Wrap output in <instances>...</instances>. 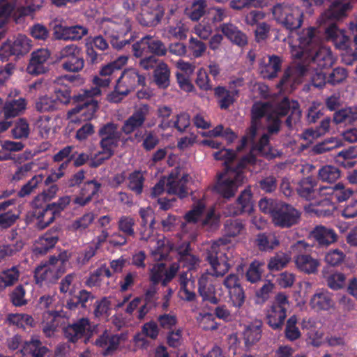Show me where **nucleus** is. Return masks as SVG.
I'll use <instances>...</instances> for the list:
<instances>
[{"mask_svg": "<svg viewBox=\"0 0 357 357\" xmlns=\"http://www.w3.org/2000/svg\"><path fill=\"white\" fill-rule=\"evenodd\" d=\"M11 134L14 139H27L30 134V127L27 121L24 118L19 119L11 130Z\"/></svg>", "mask_w": 357, "mask_h": 357, "instance_id": "8fccbe9b", "label": "nucleus"}, {"mask_svg": "<svg viewBox=\"0 0 357 357\" xmlns=\"http://www.w3.org/2000/svg\"><path fill=\"white\" fill-rule=\"evenodd\" d=\"M301 213L291 205L280 202L275 211L273 222L282 228H288L296 225L300 220Z\"/></svg>", "mask_w": 357, "mask_h": 357, "instance_id": "ddd939ff", "label": "nucleus"}, {"mask_svg": "<svg viewBox=\"0 0 357 357\" xmlns=\"http://www.w3.org/2000/svg\"><path fill=\"white\" fill-rule=\"evenodd\" d=\"M229 6L234 10H241L243 8H258L265 6L264 0H232Z\"/></svg>", "mask_w": 357, "mask_h": 357, "instance_id": "13d9d810", "label": "nucleus"}, {"mask_svg": "<svg viewBox=\"0 0 357 357\" xmlns=\"http://www.w3.org/2000/svg\"><path fill=\"white\" fill-rule=\"evenodd\" d=\"M135 219L128 215H123L120 217L117 222L119 231H121L123 234H124V235H127L128 236H135Z\"/></svg>", "mask_w": 357, "mask_h": 357, "instance_id": "6e6d98bb", "label": "nucleus"}, {"mask_svg": "<svg viewBox=\"0 0 357 357\" xmlns=\"http://www.w3.org/2000/svg\"><path fill=\"white\" fill-rule=\"evenodd\" d=\"M50 52L47 49H38L31 53L29 63L26 68L28 73L33 75L43 74L47 70V61Z\"/></svg>", "mask_w": 357, "mask_h": 357, "instance_id": "aec40b11", "label": "nucleus"}, {"mask_svg": "<svg viewBox=\"0 0 357 357\" xmlns=\"http://www.w3.org/2000/svg\"><path fill=\"white\" fill-rule=\"evenodd\" d=\"M213 155L216 160H224L226 166L225 172L218 175L214 188L224 198L229 199L235 195L238 187L244 181L245 176L241 169L247 164L254 163L255 158L249 155L243 158L236 165H234L236 152L231 149H222L215 152Z\"/></svg>", "mask_w": 357, "mask_h": 357, "instance_id": "f03ea898", "label": "nucleus"}, {"mask_svg": "<svg viewBox=\"0 0 357 357\" xmlns=\"http://www.w3.org/2000/svg\"><path fill=\"white\" fill-rule=\"evenodd\" d=\"M228 294L229 300L234 307L240 308L243 306L245 303V295L241 285L229 291Z\"/></svg>", "mask_w": 357, "mask_h": 357, "instance_id": "774afa93", "label": "nucleus"}, {"mask_svg": "<svg viewBox=\"0 0 357 357\" xmlns=\"http://www.w3.org/2000/svg\"><path fill=\"white\" fill-rule=\"evenodd\" d=\"M20 275L19 266H13L3 270L0 273V292L15 285L19 281Z\"/></svg>", "mask_w": 357, "mask_h": 357, "instance_id": "72a5a7b5", "label": "nucleus"}, {"mask_svg": "<svg viewBox=\"0 0 357 357\" xmlns=\"http://www.w3.org/2000/svg\"><path fill=\"white\" fill-rule=\"evenodd\" d=\"M290 307L288 296L284 293H278L272 303L266 310L267 324L273 330H281Z\"/></svg>", "mask_w": 357, "mask_h": 357, "instance_id": "1a4fd4ad", "label": "nucleus"}, {"mask_svg": "<svg viewBox=\"0 0 357 357\" xmlns=\"http://www.w3.org/2000/svg\"><path fill=\"white\" fill-rule=\"evenodd\" d=\"M128 61L127 56H121L116 60L108 63L102 68L100 71V75L102 77H108L112 75L116 71L120 70Z\"/></svg>", "mask_w": 357, "mask_h": 357, "instance_id": "864d4df0", "label": "nucleus"}, {"mask_svg": "<svg viewBox=\"0 0 357 357\" xmlns=\"http://www.w3.org/2000/svg\"><path fill=\"white\" fill-rule=\"evenodd\" d=\"M318 176L324 182L333 183L340 177V171L336 167L326 165L319 169Z\"/></svg>", "mask_w": 357, "mask_h": 357, "instance_id": "3c124183", "label": "nucleus"}, {"mask_svg": "<svg viewBox=\"0 0 357 357\" xmlns=\"http://www.w3.org/2000/svg\"><path fill=\"white\" fill-rule=\"evenodd\" d=\"M100 26L104 33L110 38L115 36H126L131 31V22L128 18H123L120 22L103 19Z\"/></svg>", "mask_w": 357, "mask_h": 357, "instance_id": "6ab92c4d", "label": "nucleus"}, {"mask_svg": "<svg viewBox=\"0 0 357 357\" xmlns=\"http://www.w3.org/2000/svg\"><path fill=\"white\" fill-rule=\"evenodd\" d=\"M127 335L124 333L112 334L105 331L96 340L95 344L102 349V354L107 356L112 355L117 350L121 343L126 341Z\"/></svg>", "mask_w": 357, "mask_h": 357, "instance_id": "dca6fc26", "label": "nucleus"}, {"mask_svg": "<svg viewBox=\"0 0 357 357\" xmlns=\"http://www.w3.org/2000/svg\"><path fill=\"white\" fill-rule=\"evenodd\" d=\"M237 206H229L227 214L238 215L244 213H250L253 209L252 194L249 189H245L239 195L236 202Z\"/></svg>", "mask_w": 357, "mask_h": 357, "instance_id": "c85d7f7f", "label": "nucleus"}, {"mask_svg": "<svg viewBox=\"0 0 357 357\" xmlns=\"http://www.w3.org/2000/svg\"><path fill=\"white\" fill-rule=\"evenodd\" d=\"M59 233L56 231H47L40 236L36 245L35 251L39 254H45L54 247L59 241Z\"/></svg>", "mask_w": 357, "mask_h": 357, "instance_id": "c9c22d12", "label": "nucleus"}, {"mask_svg": "<svg viewBox=\"0 0 357 357\" xmlns=\"http://www.w3.org/2000/svg\"><path fill=\"white\" fill-rule=\"evenodd\" d=\"M151 107L147 104H141L136 107L132 114L126 119L121 128L126 135H130L144 126L149 116Z\"/></svg>", "mask_w": 357, "mask_h": 357, "instance_id": "4468645a", "label": "nucleus"}, {"mask_svg": "<svg viewBox=\"0 0 357 357\" xmlns=\"http://www.w3.org/2000/svg\"><path fill=\"white\" fill-rule=\"evenodd\" d=\"M303 59L304 61L285 70L277 85L278 88L284 91H291L301 82V77L310 70H314L316 68L324 69L331 66L335 62L331 49L322 44Z\"/></svg>", "mask_w": 357, "mask_h": 357, "instance_id": "7ed1b4c3", "label": "nucleus"}, {"mask_svg": "<svg viewBox=\"0 0 357 357\" xmlns=\"http://www.w3.org/2000/svg\"><path fill=\"white\" fill-rule=\"evenodd\" d=\"M331 119L329 117L323 119L317 130L307 129L302 133V137L305 140L311 142L312 139L324 135L329 131Z\"/></svg>", "mask_w": 357, "mask_h": 357, "instance_id": "49530a36", "label": "nucleus"}, {"mask_svg": "<svg viewBox=\"0 0 357 357\" xmlns=\"http://www.w3.org/2000/svg\"><path fill=\"white\" fill-rule=\"evenodd\" d=\"M170 75L169 67L162 61L153 70L154 82L159 88L167 89L170 84Z\"/></svg>", "mask_w": 357, "mask_h": 357, "instance_id": "f704fd0d", "label": "nucleus"}, {"mask_svg": "<svg viewBox=\"0 0 357 357\" xmlns=\"http://www.w3.org/2000/svg\"><path fill=\"white\" fill-rule=\"evenodd\" d=\"M298 318L296 315L291 316L287 321L284 328V336L288 340L293 342L299 339L301 332L296 326Z\"/></svg>", "mask_w": 357, "mask_h": 357, "instance_id": "09e8293b", "label": "nucleus"}, {"mask_svg": "<svg viewBox=\"0 0 357 357\" xmlns=\"http://www.w3.org/2000/svg\"><path fill=\"white\" fill-rule=\"evenodd\" d=\"M53 33L56 39L76 41L86 36L88 29L80 25L67 26L59 24L54 25Z\"/></svg>", "mask_w": 357, "mask_h": 357, "instance_id": "412c9836", "label": "nucleus"}, {"mask_svg": "<svg viewBox=\"0 0 357 357\" xmlns=\"http://www.w3.org/2000/svg\"><path fill=\"white\" fill-rule=\"evenodd\" d=\"M63 271L58 266L52 264L50 260L47 263L38 266L34 272L36 283L40 286L44 284L55 282Z\"/></svg>", "mask_w": 357, "mask_h": 357, "instance_id": "a211bd4d", "label": "nucleus"}, {"mask_svg": "<svg viewBox=\"0 0 357 357\" xmlns=\"http://www.w3.org/2000/svg\"><path fill=\"white\" fill-rule=\"evenodd\" d=\"M111 81L110 77H95L93 79V82L96 85L95 87L81 90L75 96V100L78 102V105L68 112V119H71V122L76 123L77 119H73V116L80 113L81 116H83L85 120L91 119L98 109V101L95 100L94 98L100 95V88L107 87Z\"/></svg>", "mask_w": 357, "mask_h": 357, "instance_id": "39448f33", "label": "nucleus"}, {"mask_svg": "<svg viewBox=\"0 0 357 357\" xmlns=\"http://www.w3.org/2000/svg\"><path fill=\"white\" fill-rule=\"evenodd\" d=\"M291 257L287 253H278L273 257L271 258L268 268L271 271H278L290 261Z\"/></svg>", "mask_w": 357, "mask_h": 357, "instance_id": "680f3d73", "label": "nucleus"}, {"mask_svg": "<svg viewBox=\"0 0 357 357\" xmlns=\"http://www.w3.org/2000/svg\"><path fill=\"white\" fill-rule=\"evenodd\" d=\"M22 247L21 242H17L15 244H0V264L20 252Z\"/></svg>", "mask_w": 357, "mask_h": 357, "instance_id": "052dcab7", "label": "nucleus"}, {"mask_svg": "<svg viewBox=\"0 0 357 357\" xmlns=\"http://www.w3.org/2000/svg\"><path fill=\"white\" fill-rule=\"evenodd\" d=\"M188 177L187 174L180 176L177 173H171L169 176L166 178V180L171 178L174 181L172 186L176 192H168V194L177 195L180 198L186 197L188 193L186 189V183L188 181Z\"/></svg>", "mask_w": 357, "mask_h": 357, "instance_id": "ea45409f", "label": "nucleus"}, {"mask_svg": "<svg viewBox=\"0 0 357 357\" xmlns=\"http://www.w3.org/2000/svg\"><path fill=\"white\" fill-rule=\"evenodd\" d=\"M84 66V60L80 54H76V56L65 60L61 65L62 68L66 71L73 73L79 72L83 69Z\"/></svg>", "mask_w": 357, "mask_h": 357, "instance_id": "4d7b16f0", "label": "nucleus"}, {"mask_svg": "<svg viewBox=\"0 0 357 357\" xmlns=\"http://www.w3.org/2000/svg\"><path fill=\"white\" fill-rule=\"evenodd\" d=\"M215 95L218 98L219 105L221 109H226L235 100L238 96V90H227L225 87L218 86L214 89Z\"/></svg>", "mask_w": 357, "mask_h": 357, "instance_id": "e433bc0d", "label": "nucleus"}, {"mask_svg": "<svg viewBox=\"0 0 357 357\" xmlns=\"http://www.w3.org/2000/svg\"><path fill=\"white\" fill-rule=\"evenodd\" d=\"M26 105L27 102L23 98L6 100L2 109L5 119L15 118L22 114L26 109Z\"/></svg>", "mask_w": 357, "mask_h": 357, "instance_id": "c756f323", "label": "nucleus"}, {"mask_svg": "<svg viewBox=\"0 0 357 357\" xmlns=\"http://www.w3.org/2000/svg\"><path fill=\"white\" fill-rule=\"evenodd\" d=\"M172 114V109L170 107L166 105H160L157 109V116L161 119L160 123L158 127L165 130L168 128L172 127V121H168L167 119Z\"/></svg>", "mask_w": 357, "mask_h": 357, "instance_id": "0e129e2a", "label": "nucleus"}, {"mask_svg": "<svg viewBox=\"0 0 357 357\" xmlns=\"http://www.w3.org/2000/svg\"><path fill=\"white\" fill-rule=\"evenodd\" d=\"M43 178V177L41 174L35 175L22 186L21 189L17 192V195L20 197L29 196L35 192L38 185L42 183Z\"/></svg>", "mask_w": 357, "mask_h": 357, "instance_id": "5fc2aeb1", "label": "nucleus"}, {"mask_svg": "<svg viewBox=\"0 0 357 357\" xmlns=\"http://www.w3.org/2000/svg\"><path fill=\"white\" fill-rule=\"evenodd\" d=\"M310 303L315 310H328L335 305L333 294L326 290L317 291L310 299Z\"/></svg>", "mask_w": 357, "mask_h": 357, "instance_id": "7c9ffc66", "label": "nucleus"}, {"mask_svg": "<svg viewBox=\"0 0 357 357\" xmlns=\"http://www.w3.org/2000/svg\"><path fill=\"white\" fill-rule=\"evenodd\" d=\"M220 250L218 243H213L206 250V259L211 268L199 279V293L202 299L211 304L216 305L220 299L215 295L214 286L210 282V277L220 278L224 276L232 264L229 261V256Z\"/></svg>", "mask_w": 357, "mask_h": 357, "instance_id": "20e7f679", "label": "nucleus"}, {"mask_svg": "<svg viewBox=\"0 0 357 357\" xmlns=\"http://www.w3.org/2000/svg\"><path fill=\"white\" fill-rule=\"evenodd\" d=\"M348 77L347 70L342 67L334 68L327 77V83L336 85L343 82Z\"/></svg>", "mask_w": 357, "mask_h": 357, "instance_id": "338daca9", "label": "nucleus"}, {"mask_svg": "<svg viewBox=\"0 0 357 357\" xmlns=\"http://www.w3.org/2000/svg\"><path fill=\"white\" fill-rule=\"evenodd\" d=\"M188 31L187 24L181 20H178L165 28V34L169 39L182 40L187 38Z\"/></svg>", "mask_w": 357, "mask_h": 357, "instance_id": "4c0bfd02", "label": "nucleus"}, {"mask_svg": "<svg viewBox=\"0 0 357 357\" xmlns=\"http://www.w3.org/2000/svg\"><path fill=\"white\" fill-rule=\"evenodd\" d=\"M220 30L232 43L240 47L247 45V36L235 24L231 22L223 23L220 26Z\"/></svg>", "mask_w": 357, "mask_h": 357, "instance_id": "a878e982", "label": "nucleus"}, {"mask_svg": "<svg viewBox=\"0 0 357 357\" xmlns=\"http://www.w3.org/2000/svg\"><path fill=\"white\" fill-rule=\"evenodd\" d=\"M23 350L25 354H30L31 357H45L49 351L37 338H31V340L26 342Z\"/></svg>", "mask_w": 357, "mask_h": 357, "instance_id": "37998d69", "label": "nucleus"}, {"mask_svg": "<svg viewBox=\"0 0 357 357\" xmlns=\"http://www.w3.org/2000/svg\"><path fill=\"white\" fill-rule=\"evenodd\" d=\"M165 15V8L160 5L143 10L137 21L144 26L155 27L159 24Z\"/></svg>", "mask_w": 357, "mask_h": 357, "instance_id": "4be33fe9", "label": "nucleus"}, {"mask_svg": "<svg viewBox=\"0 0 357 357\" xmlns=\"http://www.w3.org/2000/svg\"><path fill=\"white\" fill-rule=\"evenodd\" d=\"M298 50L292 51V56L301 59L319 47L324 41L323 32L318 28L308 27L298 35Z\"/></svg>", "mask_w": 357, "mask_h": 357, "instance_id": "9d476101", "label": "nucleus"}, {"mask_svg": "<svg viewBox=\"0 0 357 357\" xmlns=\"http://www.w3.org/2000/svg\"><path fill=\"white\" fill-rule=\"evenodd\" d=\"M148 39V50L149 52L155 56H163L167 53V48L165 43L158 39L154 38L150 35H147Z\"/></svg>", "mask_w": 357, "mask_h": 357, "instance_id": "603ef678", "label": "nucleus"}, {"mask_svg": "<svg viewBox=\"0 0 357 357\" xmlns=\"http://www.w3.org/2000/svg\"><path fill=\"white\" fill-rule=\"evenodd\" d=\"M257 243L262 250H272L279 245V241L273 234H260L257 237Z\"/></svg>", "mask_w": 357, "mask_h": 357, "instance_id": "69168bd1", "label": "nucleus"}, {"mask_svg": "<svg viewBox=\"0 0 357 357\" xmlns=\"http://www.w3.org/2000/svg\"><path fill=\"white\" fill-rule=\"evenodd\" d=\"M319 246L327 247L337 241V234L329 227L317 225L310 233Z\"/></svg>", "mask_w": 357, "mask_h": 357, "instance_id": "b1692460", "label": "nucleus"}, {"mask_svg": "<svg viewBox=\"0 0 357 357\" xmlns=\"http://www.w3.org/2000/svg\"><path fill=\"white\" fill-rule=\"evenodd\" d=\"M351 36L338 29L335 22H331L324 30L326 38L331 41L335 47L339 50L352 49L357 50V24H351L349 27Z\"/></svg>", "mask_w": 357, "mask_h": 357, "instance_id": "9b49d317", "label": "nucleus"}, {"mask_svg": "<svg viewBox=\"0 0 357 357\" xmlns=\"http://www.w3.org/2000/svg\"><path fill=\"white\" fill-rule=\"evenodd\" d=\"M263 323L257 319L245 326L243 331V340L245 347L250 349L254 344L258 342L262 333Z\"/></svg>", "mask_w": 357, "mask_h": 357, "instance_id": "bb28decb", "label": "nucleus"}, {"mask_svg": "<svg viewBox=\"0 0 357 357\" xmlns=\"http://www.w3.org/2000/svg\"><path fill=\"white\" fill-rule=\"evenodd\" d=\"M90 331L91 326L89 320L86 318H82L66 327L64 334L69 341L75 342L82 337L88 335Z\"/></svg>", "mask_w": 357, "mask_h": 357, "instance_id": "5701e85b", "label": "nucleus"}, {"mask_svg": "<svg viewBox=\"0 0 357 357\" xmlns=\"http://www.w3.org/2000/svg\"><path fill=\"white\" fill-rule=\"evenodd\" d=\"M317 183L316 180L310 176L302 178L297 184L296 191L298 195L307 201H314L317 205L310 204L305 206V208L307 212L314 213L317 216L326 217L332 213L331 209L319 208L318 206L320 204H330L331 202L328 199H319V198L324 197V192L322 190L325 186L317 188Z\"/></svg>", "mask_w": 357, "mask_h": 357, "instance_id": "0eeeda50", "label": "nucleus"}, {"mask_svg": "<svg viewBox=\"0 0 357 357\" xmlns=\"http://www.w3.org/2000/svg\"><path fill=\"white\" fill-rule=\"evenodd\" d=\"M322 192H324V197L335 199L338 202L347 200L354 193L351 188H347L342 183H338L333 186H325Z\"/></svg>", "mask_w": 357, "mask_h": 357, "instance_id": "2f4dec72", "label": "nucleus"}, {"mask_svg": "<svg viewBox=\"0 0 357 357\" xmlns=\"http://www.w3.org/2000/svg\"><path fill=\"white\" fill-rule=\"evenodd\" d=\"M6 321L9 325L25 329L26 327L32 326L34 321L33 317L29 314L11 313L8 314Z\"/></svg>", "mask_w": 357, "mask_h": 357, "instance_id": "c03bdc74", "label": "nucleus"}, {"mask_svg": "<svg viewBox=\"0 0 357 357\" xmlns=\"http://www.w3.org/2000/svg\"><path fill=\"white\" fill-rule=\"evenodd\" d=\"M245 229V225L240 220H233L229 219L227 220L225 223L224 227V234L225 236L219 238L217 241H214L211 243H218V245L220 248V250H222L224 253L227 254L229 256V261L232 264V261L231 260V257H232L231 252L228 250L227 252H226V245L227 243L230 242L229 238L235 237L241 234ZM211 244L207 247L208 248Z\"/></svg>", "mask_w": 357, "mask_h": 357, "instance_id": "2eb2a0df", "label": "nucleus"}, {"mask_svg": "<svg viewBox=\"0 0 357 357\" xmlns=\"http://www.w3.org/2000/svg\"><path fill=\"white\" fill-rule=\"evenodd\" d=\"M290 114L286 119V125L291 128L300 119L301 111L298 102L283 98L281 100L271 103L255 104L252 110V123L247 134L242 138L241 151L247 144L253 145V150L261 154L269 151V135L277 134L281 126L280 118Z\"/></svg>", "mask_w": 357, "mask_h": 357, "instance_id": "f257e3e1", "label": "nucleus"}, {"mask_svg": "<svg viewBox=\"0 0 357 357\" xmlns=\"http://www.w3.org/2000/svg\"><path fill=\"white\" fill-rule=\"evenodd\" d=\"M70 296L71 298L66 303V307L69 310H75L79 305L84 307L89 301H92L94 298L93 295L86 290H81L77 294H73Z\"/></svg>", "mask_w": 357, "mask_h": 357, "instance_id": "a19ab883", "label": "nucleus"}, {"mask_svg": "<svg viewBox=\"0 0 357 357\" xmlns=\"http://www.w3.org/2000/svg\"><path fill=\"white\" fill-rule=\"evenodd\" d=\"M36 109L39 112H54L59 109L58 101L53 96H44L36 102Z\"/></svg>", "mask_w": 357, "mask_h": 357, "instance_id": "de8ad7c7", "label": "nucleus"}, {"mask_svg": "<svg viewBox=\"0 0 357 357\" xmlns=\"http://www.w3.org/2000/svg\"><path fill=\"white\" fill-rule=\"evenodd\" d=\"M38 202H37V206L32 203L35 208L33 211V216L38 220V227L43 229L54 220L55 217L52 211L49 208V204L43 207L40 206Z\"/></svg>", "mask_w": 357, "mask_h": 357, "instance_id": "473e14b6", "label": "nucleus"}, {"mask_svg": "<svg viewBox=\"0 0 357 357\" xmlns=\"http://www.w3.org/2000/svg\"><path fill=\"white\" fill-rule=\"evenodd\" d=\"M174 182V181L171 178L169 180H166L165 177L161 178L159 182L152 188L151 196L152 197H156L160 195L165 191H166L167 193L176 192L172 186Z\"/></svg>", "mask_w": 357, "mask_h": 357, "instance_id": "bf43d9fd", "label": "nucleus"}, {"mask_svg": "<svg viewBox=\"0 0 357 357\" xmlns=\"http://www.w3.org/2000/svg\"><path fill=\"white\" fill-rule=\"evenodd\" d=\"M95 220V214L93 212L84 213L81 217L73 221L70 228L74 231L82 233L93 223Z\"/></svg>", "mask_w": 357, "mask_h": 357, "instance_id": "a18cd8bd", "label": "nucleus"}, {"mask_svg": "<svg viewBox=\"0 0 357 357\" xmlns=\"http://www.w3.org/2000/svg\"><path fill=\"white\" fill-rule=\"evenodd\" d=\"M282 59L280 56L272 55L264 58L259 63V70L261 76L267 79L275 77L281 70Z\"/></svg>", "mask_w": 357, "mask_h": 357, "instance_id": "393cba45", "label": "nucleus"}, {"mask_svg": "<svg viewBox=\"0 0 357 357\" xmlns=\"http://www.w3.org/2000/svg\"><path fill=\"white\" fill-rule=\"evenodd\" d=\"M127 178L128 188L137 195H141L143 192L145 181L143 172L140 170H135L128 175Z\"/></svg>", "mask_w": 357, "mask_h": 357, "instance_id": "79ce46f5", "label": "nucleus"}, {"mask_svg": "<svg viewBox=\"0 0 357 357\" xmlns=\"http://www.w3.org/2000/svg\"><path fill=\"white\" fill-rule=\"evenodd\" d=\"M274 20L287 29L296 30L303 22V11L298 6L290 2H282L271 8Z\"/></svg>", "mask_w": 357, "mask_h": 357, "instance_id": "6e6552de", "label": "nucleus"}, {"mask_svg": "<svg viewBox=\"0 0 357 357\" xmlns=\"http://www.w3.org/2000/svg\"><path fill=\"white\" fill-rule=\"evenodd\" d=\"M20 218V213L17 210H8L6 212L0 213V227L8 229L13 225Z\"/></svg>", "mask_w": 357, "mask_h": 357, "instance_id": "e2e57ef3", "label": "nucleus"}, {"mask_svg": "<svg viewBox=\"0 0 357 357\" xmlns=\"http://www.w3.org/2000/svg\"><path fill=\"white\" fill-rule=\"evenodd\" d=\"M357 120V106L342 108L333 114L335 124L352 123Z\"/></svg>", "mask_w": 357, "mask_h": 357, "instance_id": "58836bf2", "label": "nucleus"}, {"mask_svg": "<svg viewBox=\"0 0 357 357\" xmlns=\"http://www.w3.org/2000/svg\"><path fill=\"white\" fill-rule=\"evenodd\" d=\"M123 134L121 129L119 130L116 123L109 122L101 126L98 135L100 138L99 144L102 151L91 158L90 167H98L110 158L114 154V150L119 146V142H127V139L122 137Z\"/></svg>", "mask_w": 357, "mask_h": 357, "instance_id": "423d86ee", "label": "nucleus"}, {"mask_svg": "<svg viewBox=\"0 0 357 357\" xmlns=\"http://www.w3.org/2000/svg\"><path fill=\"white\" fill-rule=\"evenodd\" d=\"M312 248V246L305 241H298L291 246L293 252L297 253V256L294 259L297 268L307 274L317 273L318 267L320 266V262L317 259L303 253L310 251Z\"/></svg>", "mask_w": 357, "mask_h": 357, "instance_id": "f8f14e48", "label": "nucleus"}, {"mask_svg": "<svg viewBox=\"0 0 357 357\" xmlns=\"http://www.w3.org/2000/svg\"><path fill=\"white\" fill-rule=\"evenodd\" d=\"M116 82L126 89H128L130 93L136 86L144 85L145 77L135 69H128L121 73Z\"/></svg>", "mask_w": 357, "mask_h": 357, "instance_id": "cd10ccee", "label": "nucleus"}, {"mask_svg": "<svg viewBox=\"0 0 357 357\" xmlns=\"http://www.w3.org/2000/svg\"><path fill=\"white\" fill-rule=\"evenodd\" d=\"M31 48L29 39L20 35L13 40L3 43L0 48V56L6 59L11 55H22L26 54Z\"/></svg>", "mask_w": 357, "mask_h": 357, "instance_id": "f3484780", "label": "nucleus"}]
</instances>
